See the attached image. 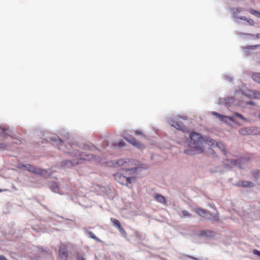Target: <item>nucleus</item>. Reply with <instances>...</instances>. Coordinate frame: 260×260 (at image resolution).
I'll use <instances>...</instances> for the list:
<instances>
[{
	"instance_id": "obj_1",
	"label": "nucleus",
	"mask_w": 260,
	"mask_h": 260,
	"mask_svg": "<svg viewBox=\"0 0 260 260\" xmlns=\"http://www.w3.org/2000/svg\"><path fill=\"white\" fill-rule=\"evenodd\" d=\"M51 140L52 141L54 145H56L59 149H61L67 153H70L72 156H76L77 157V160H64L62 161L61 166L64 168H70L72 166L77 165L82 160H91L92 159H96L98 162L104 164L105 161H103L99 157L95 158L93 154H85L83 152L79 153L77 150V146L76 145L68 144L66 146L63 145V142L57 137L51 138Z\"/></svg>"
},
{
	"instance_id": "obj_2",
	"label": "nucleus",
	"mask_w": 260,
	"mask_h": 260,
	"mask_svg": "<svg viewBox=\"0 0 260 260\" xmlns=\"http://www.w3.org/2000/svg\"><path fill=\"white\" fill-rule=\"evenodd\" d=\"M137 168L133 167L130 169H125L121 172H117L113 175L114 179L120 184L128 186L129 184L135 182V175L136 174Z\"/></svg>"
},
{
	"instance_id": "obj_3",
	"label": "nucleus",
	"mask_w": 260,
	"mask_h": 260,
	"mask_svg": "<svg viewBox=\"0 0 260 260\" xmlns=\"http://www.w3.org/2000/svg\"><path fill=\"white\" fill-rule=\"evenodd\" d=\"M190 138V146L193 148L196 153H201L204 151L203 143L206 144L207 139L202 137L197 133H192L189 135Z\"/></svg>"
},
{
	"instance_id": "obj_4",
	"label": "nucleus",
	"mask_w": 260,
	"mask_h": 260,
	"mask_svg": "<svg viewBox=\"0 0 260 260\" xmlns=\"http://www.w3.org/2000/svg\"><path fill=\"white\" fill-rule=\"evenodd\" d=\"M194 211L201 217L205 219L209 220L212 222L222 221V220L220 219L217 212L211 214L206 210L200 207L195 208Z\"/></svg>"
},
{
	"instance_id": "obj_5",
	"label": "nucleus",
	"mask_w": 260,
	"mask_h": 260,
	"mask_svg": "<svg viewBox=\"0 0 260 260\" xmlns=\"http://www.w3.org/2000/svg\"><path fill=\"white\" fill-rule=\"evenodd\" d=\"M235 100H237L239 102V105L241 107H246L248 105H253V103L250 100L246 101L245 103L241 96L236 98L235 95L234 98L233 97L221 98L220 99V104L230 106L234 103Z\"/></svg>"
},
{
	"instance_id": "obj_6",
	"label": "nucleus",
	"mask_w": 260,
	"mask_h": 260,
	"mask_svg": "<svg viewBox=\"0 0 260 260\" xmlns=\"http://www.w3.org/2000/svg\"><path fill=\"white\" fill-rule=\"evenodd\" d=\"M235 95L236 98L241 96L245 103V102L247 101L246 98L248 96L255 99H260V92L256 90H247V91L243 90L236 91Z\"/></svg>"
},
{
	"instance_id": "obj_7",
	"label": "nucleus",
	"mask_w": 260,
	"mask_h": 260,
	"mask_svg": "<svg viewBox=\"0 0 260 260\" xmlns=\"http://www.w3.org/2000/svg\"><path fill=\"white\" fill-rule=\"evenodd\" d=\"M133 161L128 158H121L117 160H111L107 162V164L109 167H123L126 168L127 167L133 166Z\"/></svg>"
},
{
	"instance_id": "obj_8",
	"label": "nucleus",
	"mask_w": 260,
	"mask_h": 260,
	"mask_svg": "<svg viewBox=\"0 0 260 260\" xmlns=\"http://www.w3.org/2000/svg\"><path fill=\"white\" fill-rule=\"evenodd\" d=\"M246 161L247 160L244 158L228 159L224 161V165L229 169L233 167L241 168L243 165H244Z\"/></svg>"
},
{
	"instance_id": "obj_9",
	"label": "nucleus",
	"mask_w": 260,
	"mask_h": 260,
	"mask_svg": "<svg viewBox=\"0 0 260 260\" xmlns=\"http://www.w3.org/2000/svg\"><path fill=\"white\" fill-rule=\"evenodd\" d=\"M122 136L126 141L138 148L142 149L144 147L143 144L137 141L135 138L130 135H128L126 133H123Z\"/></svg>"
},
{
	"instance_id": "obj_10",
	"label": "nucleus",
	"mask_w": 260,
	"mask_h": 260,
	"mask_svg": "<svg viewBox=\"0 0 260 260\" xmlns=\"http://www.w3.org/2000/svg\"><path fill=\"white\" fill-rule=\"evenodd\" d=\"M206 144L211 147H214V146L217 147L223 154H225V146L222 143H216L213 139L207 138Z\"/></svg>"
},
{
	"instance_id": "obj_11",
	"label": "nucleus",
	"mask_w": 260,
	"mask_h": 260,
	"mask_svg": "<svg viewBox=\"0 0 260 260\" xmlns=\"http://www.w3.org/2000/svg\"><path fill=\"white\" fill-rule=\"evenodd\" d=\"M168 121L171 126H173L175 128L182 132H184L185 131L184 125L182 124V123L179 121L178 118H176L174 120L169 119Z\"/></svg>"
},
{
	"instance_id": "obj_12",
	"label": "nucleus",
	"mask_w": 260,
	"mask_h": 260,
	"mask_svg": "<svg viewBox=\"0 0 260 260\" xmlns=\"http://www.w3.org/2000/svg\"><path fill=\"white\" fill-rule=\"evenodd\" d=\"M212 114L216 116L220 121L224 122L226 123H228V121H231L233 122H235V120L234 119V117L228 116L220 114L216 112H212Z\"/></svg>"
},
{
	"instance_id": "obj_13",
	"label": "nucleus",
	"mask_w": 260,
	"mask_h": 260,
	"mask_svg": "<svg viewBox=\"0 0 260 260\" xmlns=\"http://www.w3.org/2000/svg\"><path fill=\"white\" fill-rule=\"evenodd\" d=\"M243 11V9L241 8H238L234 10L233 11V15L234 18V20L235 22L237 23H240L241 20H246V17L244 16H240L238 15V13L242 12Z\"/></svg>"
},
{
	"instance_id": "obj_14",
	"label": "nucleus",
	"mask_w": 260,
	"mask_h": 260,
	"mask_svg": "<svg viewBox=\"0 0 260 260\" xmlns=\"http://www.w3.org/2000/svg\"><path fill=\"white\" fill-rule=\"evenodd\" d=\"M256 127H243L239 130V133L242 135H255Z\"/></svg>"
},
{
	"instance_id": "obj_15",
	"label": "nucleus",
	"mask_w": 260,
	"mask_h": 260,
	"mask_svg": "<svg viewBox=\"0 0 260 260\" xmlns=\"http://www.w3.org/2000/svg\"><path fill=\"white\" fill-rule=\"evenodd\" d=\"M23 168H24L25 170H28L30 172H34L36 174H43V171L40 169L36 168L33 166H31L30 165H22V166Z\"/></svg>"
},
{
	"instance_id": "obj_16",
	"label": "nucleus",
	"mask_w": 260,
	"mask_h": 260,
	"mask_svg": "<svg viewBox=\"0 0 260 260\" xmlns=\"http://www.w3.org/2000/svg\"><path fill=\"white\" fill-rule=\"evenodd\" d=\"M260 49V45H253L246 46L243 48L245 55H248L251 53H254V51Z\"/></svg>"
},
{
	"instance_id": "obj_17",
	"label": "nucleus",
	"mask_w": 260,
	"mask_h": 260,
	"mask_svg": "<svg viewBox=\"0 0 260 260\" xmlns=\"http://www.w3.org/2000/svg\"><path fill=\"white\" fill-rule=\"evenodd\" d=\"M68 253L66 249L64 246H61L59 249L58 260H67Z\"/></svg>"
},
{
	"instance_id": "obj_18",
	"label": "nucleus",
	"mask_w": 260,
	"mask_h": 260,
	"mask_svg": "<svg viewBox=\"0 0 260 260\" xmlns=\"http://www.w3.org/2000/svg\"><path fill=\"white\" fill-rule=\"evenodd\" d=\"M215 233L209 229H206L201 231L200 233V236L204 238H210L212 237L215 235Z\"/></svg>"
},
{
	"instance_id": "obj_19",
	"label": "nucleus",
	"mask_w": 260,
	"mask_h": 260,
	"mask_svg": "<svg viewBox=\"0 0 260 260\" xmlns=\"http://www.w3.org/2000/svg\"><path fill=\"white\" fill-rule=\"evenodd\" d=\"M177 212L181 218H190L191 217V214L185 209H181Z\"/></svg>"
},
{
	"instance_id": "obj_20",
	"label": "nucleus",
	"mask_w": 260,
	"mask_h": 260,
	"mask_svg": "<svg viewBox=\"0 0 260 260\" xmlns=\"http://www.w3.org/2000/svg\"><path fill=\"white\" fill-rule=\"evenodd\" d=\"M155 200L160 204L166 205L167 204V201L165 197L160 194H156L154 195Z\"/></svg>"
},
{
	"instance_id": "obj_21",
	"label": "nucleus",
	"mask_w": 260,
	"mask_h": 260,
	"mask_svg": "<svg viewBox=\"0 0 260 260\" xmlns=\"http://www.w3.org/2000/svg\"><path fill=\"white\" fill-rule=\"evenodd\" d=\"M237 186L243 187H252L253 186V184L247 181H240L237 182Z\"/></svg>"
},
{
	"instance_id": "obj_22",
	"label": "nucleus",
	"mask_w": 260,
	"mask_h": 260,
	"mask_svg": "<svg viewBox=\"0 0 260 260\" xmlns=\"http://www.w3.org/2000/svg\"><path fill=\"white\" fill-rule=\"evenodd\" d=\"M232 117H234V119L235 120H236V118H238V119H241L244 121H246V122H247L248 121V120L245 118V117H244L243 116V115H242L241 114L238 113H237V112H235L234 113L233 115H232ZM235 123H237L238 125H241V124L239 123V122H236V120H235Z\"/></svg>"
},
{
	"instance_id": "obj_23",
	"label": "nucleus",
	"mask_w": 260,
	"mask_h": 260,
	"mask_svg": "<svg viewBox=\"0 0 260 260\" xmlns=\"http://www.w3.org/2000/svg\"><path fill=\"white\" fill-rule=\"evenodd\" d=\"M260 38V34H258L255 35L251 34L246 35L245 38L247 40H255Z\"/></svg>"
},
{
	"instance_id": "obj_24",
	"label": "nucleus",
	"mask_w": 260,
	"mask_h": 260,
	"mask_svg": "<svg viewBox=\"0 0 260 260\" xmlns=\"http://www.w3.org/2000/svg\"><path fill=\"white\" fill-rule=\"evenodd\" d=\"M10 132L8 129H6L4 130L3 128L0 127V135L3 136H9L10 135Z\"/></svg>"
},
{
	"instance_id": "obj_25",
	"label": "nucleus",
	"mask_w": 260,
	"mask_h": 260,
	"mask_svg": "<svg viewBox=\"0 0 260 260\" xmlns=\"http://www.w3.org/2000/svg\"><path fill=\"white\" fill-rule=\"evenodd\" d=\"M252 78L255 81L260 83V73H254L252 75Z\"/></svg>"
},
{
	"instance_id": "obj_26",
	"label": "nucleus",
	"mask_w": 260,
	"mask_h": 260,
	"mask_svg": "<svg viewBox=\"0 0 260 260\" xmlns=\"http://www.w3.org/2000/svg\"><path fill=\"white\" fill-rule=\"evenodd\" d=\"M86 235L90 237V238H91L93 239H94L96 241H100V240L99 239H98L95 235L94 234L92 233L91 232H88V231H86Z\"/></svg>"
},
{
	"instance_id": "obj_27",
	"label": "nucleus",
	"mask_w": 260,
	"mask_h": 260,
	"mask_svg": "<svg viewBox=\"0 0 260 260\" xmlns=\"http://www.w3.org/2000/svg\"><path fill=\"white\" fill-rule=\"evenodd\" d=\"M249 12L250 14L255 16L256 17L260 18V12H258L257 11L253 9H250L249 10Z\"/></svg>"
},
{
	"instance_id": "obj_28",
	"label": "nucleus",
	"mask_w": 260,
	"mask_h": 260,
	"mask_svg": "<svg viewBox=\"0 0 260 260\" xmlns=\"http://www.w3.org/2000/svg\"><path fill=\"white\" fill-rule=\"evenodd\" d=\"M52 190L54 192H57L58 190V187L56 183H52L51 185Z\"/></svg>"
},
{
	"instance_id": "obj_29",
	"label": "nucleus",
	"mask_w": 260,
	"mask_h": 260,
	"mask_svg": "<svg viewBox=\"0 0 260 260\" xmlns=\"http://www.w3.org/2000/svg\"><path fill=\"white\" fill-rule=\"evenodd\" d=\"M113 226H115L117 228H120V222L117 219H111Z\"/></svg>"
},
{
	"instance_id": "obj_30",
	"label": "nucleus",
	"mask_w": 260,
	"mask_h": 260,
	"mask_svg": "<svg viewBox=\"0 0 260 260\" xmlns=\"http://www.w3.org/2000/svg\"><path fill=\"white\" fill-rule=\"evenodd\" d=\"M134 133L136 135H139L141 136H143V132L140 129H137L134 131Z\"/></svg>"
},
{
	"instance_id": "obj_31",
	"label": "nucleus",
	"mask_w": 260,
	"mask_h": 260,
	"mask_svg": "<svg viewBox=\"0 0 260 260\" xmlns=\"http://www.w3.org/2000/svg\"><path fill=\"white\" fill-rule=\"evenodd\" d=\"M247 22V23L250 25L253 26L254 25V21L251 19H247L246 18V20H244Z\"/></svg>"
},
{
	"instance_id": "obj_32",
	"label": "nucleus",
	"mask_w": 260,
	"mask_h": 260,
	"mask_svg": "<svg viewBox=\"0 0 260 260\" xmlns=\"http://www.w3.org/2000/svg\"><path fill=\"white\" fill-rule=\"evenodd\" d=\"M119 232L123 236V237L126 238V236H125L126 233H125V231L124 230V229H119Z\"/></svg>"
},
{
	"instance_id": "obj_33",
	"label": "nucleus",
	"mask_w": 260,
	"mask_h": 260,
	"mask_svg": "<svg viewBox=\"0 0 260 260\" xmlns=\"http://www.w3.org/2000/svg\"><path fill=\"white\" fill-rule=\"evenodd\" d=\"M253 253L255 255L260 256V251L254 249L253 250Z\"/></svg>"
},
{
	"instance_id": "obj_34",
	"label": "nucleus",
	"mask_w": 260,
	"mask_h": 260,
	"mask_svg": "<svg viewBox=\"0 0 260 260\" xmlns=\"http://www.w3.org/2000/svg\"><path fill=\"white\" fill-rule=\"evenodd\" d=\"M77 260H85V258L82 255L79 254L77 256Z\"/></svg>"
},
{
	"instance_id": "obj_35",
	"label": "nucleus",
	"mask_w": 260,
	"mask_h": 260,
	"mask_svg": "<svg viewBox=\"0 0 260 260\" xmlns=\"http://www.w3.org/2000/svg\"><path fill=\"white\" fill-rule=\"evenodd\" d=\"M0 148H2V149H7V148H6L5 145H4V144H1V143H0Z\"/></svg>"
},
{
	"instance_id": "obj_36",
	"label": "nucleus",
	"mask_w": 260,
	"mask_h": 260,
	"mask_svg": "<svg viewBox=\"0 0 260 260\" xmlns=\"http://www.w3.org/2000/svg\"><path fill=\"white\" fill-rule=\"evenodd\" d=\"M0 260H8V259L4 255H0Z\"/></svg>"
},
{
	"instance_id": "obj_37",
	"label": "nucleus",
	"mask_w": 260,
	"mask_h": 260,
	"mask_svg": "<svg viewBox=\"0 0 260 260\" xmlns=\"http://www.w3.org/2000/svg\"><path fill=\"white\" fill-rule=\"evenodd\" d=\"M255 135H260V129H258L256 128V130L255 133Z\"/></svg>"
},
{
	"instance_id": "obj_38",
	"label": "nucleus",
	"mask_w": 260,
	"mask_h": 260,
	"mask_svg": "<svg viewBox=\"0 0 260 260\" xmlns=\"http://www.w3.org/2000/svg\"><path fill=\"white\" fill-rule=\"evenodd\" d=\"M117 145L119 147L124 146V143L123 142H119V144H117Z\"/></svg>"
},
{
	"instance_id": "obj_39",
	"label": "nucleus",
	"mask_w": 260,
	"mask_h": 260,
	"mask_svg": "<svg viewBox=\"0 0 260 260\" xmlns=\"http://www.w3.org/2000/svg\"><path fill=\"white\" fill-rule=\"evenodd\" d=\"M227 78H228L227 80H231V79H232V78H231L230 77H227Z\"/></svg>"
},
{
	"instance_id": "obj_40",
	"label": "nucleus",
	"mask_w": 260,
	"mask_h": 260,
	"mask_svg": "<svg viewBox=\"0 0 260 260\" xmlns=\"http://www.w3.org/2000/svg\"><path fill=\"white\" fill-rule=\"evenodd\" d=\"M231 218H232L233 219L235 220V217H233V216H231Z\"/></svg>"
},
{
	"instance_id": "obj_41",
	"label": "nucleus",
	"mask_w": 260,
	"mask_h": 260,
	"mask_svg": "<svg viewBox=\"0 0 260 260\" xmlns=\"http://www.w3.org/2000/svg\"><path fill=\"white\" fill-rule=\"evenodd\" d=\"M258 117L260 118V113L258 114Z\"/></svg>"
},
{
	"instance_id": "obj_42",
	"label": "nucleus",
	"mask_w": 260,
	"mask_h": 260,
	"mask_svg": "<svg viewBox=\"0 0 260 260\" xmlns=\"http://www.w3.org/2000/svg\"><path fill=\"white\" fill-rule=\"evenodd\" d=\"M183 119H186V117H183Z\"/></svg>"
},
{
	"instance_id": "obj_43",
	"label": "nucleus",
	"mask_w": 260,
	"mask_h": 260,
	"mask_svg": "<svg viewBox=\"0 0 260 260\" xmlns=\"http://www.w3.org/2000/svg\"><path fill=\"white\" fill-rule=\"evenodd\" d=\"M0 191H2V190L0 189Z\"/></svg>"
}]
</instances>
